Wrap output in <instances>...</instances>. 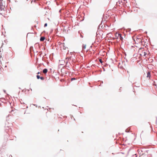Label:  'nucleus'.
<instances>
[{"mask_svg":"<svg viewBox=\"0 0 157 157\" xmlns=\"http://www.w3.org/2000/svg\"><path fill=\"white\" fill-rule=\"evenodd\" d=\"M75 56H74V58H73L72 56L70 57L68 59V60H69L70 59L71 60H72V61L73 62H74L75 61Z\"/></svg>","mask_w":157,"mask_h":157,"instance_id":"f257e3e1","label":"nucleus"},{"mask_svg":"<svg viewBox=\"0 0 157 157\" xmlns=\"http://www.w3.org/2000/svg\"><path fill=\"white\" fill-rule=\"evenodd\" d=\"M0 101H1L2 102L5 103L6 102V100L4 98H0Z\"/></svg>","mask_w":157,"mask_h":157,"instance_id":"f03ea898","label":"nucleus"},{"mask_svg":"<svg viewBox=\"0 0 157 157\" xmlns=\"http://www.w3.org/2000/svg\"><path fill=\"white\" fill-rule=\"evenodd\" d=\"M2 0H0V10H2Z\"/></svg>","mask_w":157,"mask_h":157,"instance_id":"7ed1b4c3","label":"nucleus"},{"mask_svg":"<svg viewBox=\"0 0 157 157\" xmlns=\"http://www.w3.org/2000/svg\"><path fill=\"white\" fill-rule=\"evenodd\" d=\"M48 72V69L47 68H44L43 71V72L44 73H46Z\"/></svg>","mask_w":157,"mask_h":157,"instance_id":"20e7f679","label":"nucleus"},{"mask_svg":"<svg viewBox=\"0 0 157 157\" xmlns=\"http://www.w3.org/2000/svg\"><path fill=\"white\" fill-rule=\"evenodd\" d=\"M45 39V37L42 36L40 38V40L41 41H43Z\"/></svg>","mask_w":157,"mask_h":157,"instance_id":"39448f33","label":"nucleus"},{"mask_svg":"<svg viewBox=\"0 0 157 157\" xmlns=\"http://www.w3.org/2000/svg\"><path fill=\"white\" fill-rule=\"evenodd\" d=\"M118 35H119V37L120 39L121 40H123V38L122 37V35L120 33L119 34H118Z\"/></svg>","mask_w":157,"mask_h":157,"instance_id":"423d86ee","label":"nucleus"},{"mask_svg":"<svg viewBox=\"0 0 157 157\" xmlns=\"http://www.w3.org/2000/svg\"><path fill=\"white\" fill-rule=\"evenodd\" d=\"M38 47H40V45L38 43H36L35 44V47L36 48H37Z\"/></svg>","mask_w":157,"mask_h":157,"instance_id":"0eeeda50","label":"nucleus"},{"mask_svg":"<svg viewBox=\"0 0 157 157\" xmlns=\"http://www.w3.org/2000/svg\"><path fill=\"white\" fill-rule=\"evenodd\" d=\"M151 77V73L149 72H148L147 73V77H149L150 78Z\"/></svg>","mask_w":157,"mask_h":157,"instance_id":"6e6552de","label":"nucleus"},{"mask_svg":"<svg viewBox=\"0 0 157 157\" xmlns=\"http://www.w3.org/2000/svg\"><path fill=\"white\" fill-rule=\"evenodd\" d=\"M119 33H116V34H115V37H119V35H118V34H119Z\"/></svg>","mask_w":157,"mask_h":157,"instance_id":"1a4fd4ad","label":"nucleus"},{"mask_svg":"<svg viewBox=\"0 0 157 157\" xmlns=\"http://www.w3.org/2000/svg\"><path fill=\"white\" fill-rule=\"evenodd\" d=\"M86 48V45H84L83 44L82 45V49H85Z\"/></svg>","mask_w":157,"mask_h":157,"instance_id":"9d476101","label":"nucleus"},{"mask_svg":"<svg viewBox=\"0 0 157 157\" xmlns=\"http://www.w3.org/2000/svg\"><path fill=\"white\" fill-rule=\"evenodd\" d=\"M130 129L128 128H127L126 129L125 132H129Z\"/></svg>","mask_w":157,"mask_h":157,"instance_id":"9b49d317","label":"nucleus"},{"mask_svg":"<svg viewBox=\"0 0 157 157\" xmlns=\"http://www.w3.org/2000/svg\"><path fill=\"white\" fill-rule=\"evenodd\" d=\"M36 78L37 79H39L40 78V75H36Z\"/></svg>","mask_w":157,"mask_h":157,"instance_id":"f8f14e48","label":"nucleus"},{"mask_svg":"<svg viewBox=\"0 0 157 157\" xmlns=\"http://www.w3.org/2000/svg\"><path fill=\"white\" fill-rule=\"evenodd\" d=\"M76 80V78H71V81H72L73 80Z\"/></svg>","mask_w":157,"mask_h":157,"instance_id":"ddd939ff","label":"nucleus"},{"mask_svg":"<svg viewBox=\"0 0 157 157\" xmlns=\"http://www.w3.org/2000/svg\"><path fill=\"white\" fill-rule=\"evenodd\" d=\"M40 78L42 80H43L44 79V78L42 76L40 77Z\"/></svg>","mask_w":157,"mask_h":157,"instance_id":"4468645a","label":"nucleus"},{"mask_svg":"<svg viewBox=\"0 0 157 157\" xmlns=\"http://www.w3.org/2000/svg\"><path fill=\"white\" fill-rule=\"evenodd\" d=\"M65 66H66V67H70V66L69 65V64H68L67 65H65Z\"/></svg>","mask_w":157,"mask_h":157,"instance_id":"2eb2a0df","label":"nucleus"},{"mask_svg":"<svg viewBox=\"0 0 157 157\" xmlns=\"http://www.w3.org/2000/svg\"><path fill=\"white\" fill-rule=\"evenodd\" d=\"M47 26V23H45L44 24V27H46Z\"/></svg>","mask_w":157,"mask_h":157,"instance_id":"dca6fc26","label":"nucleus"},{"mask_svg":"<svg viewBox=\"0 0 157 157\" xmlns=\"http://www.w3.org/2000/svg\"><path fill=\"white\" fill-rule=\"evenodd\" d=\"M104 26H103V25H102L101 26V28H104Z\"/></svg>","mask_w":157,"mask_h":157,"instance_id":"f3484780","label":"nucleus"},{"mask_svg":"<svg viewBox=\"0 0 157 157\" xmlns=\"http://www.w3.org/2000/svg\"><path fill=\"white\" fill-rule=\"evenodd\" d=\"M144 56H146V54H147V53H146L145 52H144Z\"/></svg>","mask_w":157,"mask_h":157,"instance_id":"a211bd4d","label":"nucleus"},{"mask_svg":"<svg viewBox=\"0 0 157 157\" xmlns=\"http://www.w3.org/2000/svg\"><path fill=\"white\" fill-rule=\"evenodd\" d=\"M106 25L107 27H109L111 26V24H110L109 25Z\"/></svg>","mask_w":157,"mask_h":157,"instance_id":"6ab92c4d","label":"nucleus"},{"mask_svg":"<svg viewBox=\"0 0 157 157\" xmlns=\"http://www.w3.org/2000/svg\"><path fill=\"white\" fill-rule=\"evenodd\" d=\"M109 34H112L111 33H108L107 34V35L109 36Z\"/></svg>","mask_w":157,"mask_h":157,"instance_id":"aec40b11","label":"nucleus"},{"mask_svg":"<svg viewBox=\"0 0 157 157\" xmlns=\"http://www.w3.org/2000/svg\"><path fill=\"white\" fill-rule=\"evenodd\" d=\"M68 63V61L67 60L66 62V65H67Z\"/></svg>","mask_w":157,"mask_h":157,"instance_id":"412c9836","label":"nucleus"},{"mask_svg":"<svg viewBox=\"0 0 157 157\" xmlns=\"http://www.w3.org/2000/svg\"><path fill=\"white\" fill-rule=\"evenodd\" d=\"M99 61L100 63H102V61L101 59H100Z\"/></svg>","mask_w":157,"mask_h":157,"instance_id":"4be33fe9","label":"nucleus"},{"mask_svg":"<svg viewBox=\"0 0 157 157\" xmlns=\"http://www.w3.org/2000/svg\"><path fill=\"white\" fill-rule=\"evenodd\" d=\"M101 25H100L98 26V28H99V29H100V26H101Z\"/></svg>","mask_w":157,"mask_h":157,"instance_id":"5701e85b","label":"nucleus"},{"mask_svg":"<svg viewBox=\"0 0 157 157\" xmlns=\"http://www.w3.org/2000/svg\"><path fill=\"white\" fill-rule=\"evenodd\" d=\"M80 36H81V38H83V36L82 35H80Z\"/></svg>","mask_w":157,"mask_h":157,"instance_id":"b1692460","label":"nucleus"},{"mask_svg":"<svg viewBox=\"0 0 157 157\" xmlns=\"http://www.w3.org/2000/svg\"><path fill=\"white\" fill-rule=\"evenodd\" d=\"M40 73V72H39V71L37 73V74H39Z\"/></svg>","mask_w":157,"mask_h":157,"instance_id":"393cba45","label":"nucleus"},{"mask_svg":"<svg viewBox=\"0 0 157 157\" xmlns=\"http://www.w3.org/2000/svg\"><path fill=\"white\" fill-rule=\"evenodd\" d=\"M2 105V104L0 103V106H1Z\"/></svg>","mask_w":157,"mask_h":157,"instance_id":"a878e982","label":"nucleus"},{"mask_svg":"<svg viewBox=\"0 0 157 157\" xmlns=\"http://www.w3.org/2000/svg\"><path fill=\"white\" fill-rule=\"evenodd\" d=\"M9 157H12V156L11 155H10V156H9Z\"/></svg>","mask_w":157,"mask_h":157,"instance_id":"bb28decb","label":"nucleus"},{"mask_svg":"<svg viewBox=\"0 0 157 157\" xmlns=\"http://www.w3.org/2000/svg\"><path fill=\"white\" fill-rule=\"evenodd\" d=\"M145 33L146 34H147V31H146L145 32Z\"/></svg>","mask_w":157,"mask_h":157,"instance_id":"cd10ccee","label":"nucleus"},{"mask_svg":"<svg viewBox=\"0 0 157 157\" xmlns=\"http://www.w3.org/2000/svg\"><path fill=\"white\" fill-rule=\"evenodd\" d=\"M2 57V56L1 55H0V59L1 58V57Z\"/></svg>","mask_w":157,"mask_h":157,"instance_id":"c85d7f7f","label":"nucleus"},{"mask_svg":"<svg viewBox=\"0 0 157 157\" xmlns=\"http://www.w3.org/2000/svg\"><path fill=\"white\" fill-rule=\"evenodd\" d=\"M72 117H73V116H71V118H72Z\"/></svg>","mask_w":157,"mask_h":157,"instance_id":"c756f323","label":"nucleus"},{"mask_svg":"<svg viewBox=\"0 0 157 157\" xmlns=\"http://www.w3.org/2000/svg\"><path fill=\"white\" fill-rule=\"evenodd\" d=\"M121 87H120V90H121Z\"/></svg>","mask_w":157,"mask_h":157,"instance_id":"7c9ffc66","label":"nucleus"},{"mask_svg":"<svg viewBox=\"0 0 157 157\" xmlns=\"http://www.w3.org/2000/svg\"><path fill=\"white\" fill-rule=\"evenodd\" d=\"M74 120H75V119L74 118Z\"/></svg>","mask_w":157,"mask_h":157,"instance_id":"2f4dec72","label":"nucleus"},{"mask_svg":"<svg viewBox=\"0 0 157 157\" xmlns=\"http://www.w3.org/2000/svg\"><path fill=\"white\" fill-rule=\"evenodd\" d=\"M102 83H103V82L102 81Z\"/></svg>","mask_w":157,"mask_h":157,"instance_id":"473e14b6","label":"nucleus"},{"mask_svg":"<svg viewBox=\"0 0 157 157\" xmlns=\"http://www.w3.org/2000/svg\"><path fill=\"white\" fill-rule=\"evenodd\" d=\"M156 136H157V133H156Z\"/></svg>","mask_w":157,"mask_h":157,"instance_id":"72a5a7b5","label":"nucleus"},{"mask_svg":"<svg viewBox=\"0 0 157 157\" xmlns=\"http://www.w3.org/2000/svg\"><path fill=\"white\" fill-rule=\"evenodd\" d=\"M31 90H32V89H30Z\"/></svg>","mask_w":157,"mask_h":157,"instance_id":"f704fd0d","label":"nucleus"}]
</instances>
